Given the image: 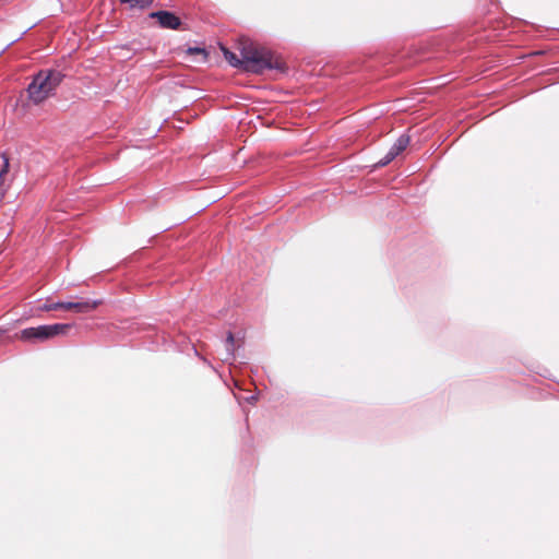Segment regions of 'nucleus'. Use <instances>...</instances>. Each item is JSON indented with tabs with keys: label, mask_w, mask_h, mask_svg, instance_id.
<instances>
[{
	"label": "nucleus",
	"mask_w": 559,
	"mask_h": 559,
	"mask_svg": "<svg viewBox=\"0 0 559 559\" xmlns=\"http://www.w3.org/2000/svg\"><path fill=\"white\" fill-rule=\"evenodd\" d=\"M240 55L243 58V70L252 73H263L265 70L278 69L280 63L274 59L273 53L263 47L245 41L240 47Z\"/></svg>",
	"instance_id": "f257e3e1"
},
{
	"label": "nucleus",
	"mask_w": 559,
	"mask_h": 559,
	"mask_svg": "<svg viewBox=\"0 0 559 559\" xmlns=\"http://www.w3.org/2000/svg\"><path fill=\"white\" fill-rule=\"evenodd\" d=\"M63 76L60 71L56 70L39 71L27 87L29 99L36 105L43 103L53 94Z\"/></svg>",
	"instance_id": "f03ea898"
},
{
	"label": "nucleus",
	"mask_w": 559,
	"mask_h": 559,
	"mask_svg": "<svg viewBox=\"0 0 559 559\" xmlns=\"http://www.w3.org/2000/svg\"><path fill=\"white\" fill-rule=\"evenodd\" d=\"M71 325L66 323L45 324L21 330L15 337L23 342L39 343L66 334Z\"/></svg>",
	"instance_id": "7ed1b4c3"
},
{
	"label": "nucleus",
	"mask_w": 559,
	"mask_h": 559,
	"mask_svg": "<svg viewBox=\"0 0 559 559\" xmlns=\"http://www.w3.org/2000/svg\"><path fill=\"white\" fill-rule=\"evenodd\" d=\"M150 17L155 19L163 28L178 29L181 25V20L169 11H155Z\"/></svg>",
	"instance_id": "20e7f679"
},
{
	"label": "nucleus",
	"mask_w": 559,
	"mask_h": 559,
	"mask_svg": "<svg viewBox=\"0 0 559 559\" xmlns=\"http://www.w3.org/2000/svg\"><path fill=\"white\" fill-rule=\"evenodd\" d=\"M62 307L60 310H68V311H74L76 313H88L97 308V306L100 304L97 300H82V301H61Z\"/></svg>",
	"instance_id": "39448f33"
},
{
	"label": "nucleus",
	"mask_w": 559,
	"mask_h": 559,
	"mask_svg": "<svg viewBox=\"0 0 559 559\" xmlns=\"http://www.w3.org/2000/svg\"><path fill=\"white\" fill-rule=\"evenodd\" d=\"M409 144V136L406 134H402L394 144L390 147L389 152L394 154V157H397Z\"/></svg>",
	"instance_id": "423d86ee"
},
{
	"label": "nucleus",
	"mask_w": 559,
	"mask_h": 559,
	"mask_svg": "<svg viewBox=\"0 0 559 559\" xmlns=\"http://www.w3.org/2000/svg\"><path fill=\"white\" fill-rule=\"evenodd\" d=\"M223 55L225 59L229 62L230 66L235 68H240L243 70V58H238L236 53L229 51L227 48H222Z\"/></svg>",
	"instance_id": "0eeeda50"
},
{
	"label": "nucleus",
	"mask_w": 559,
	"mask_h": 559,
	"mask_svg": "<svg viewBox=\"0 0 559 559\" xmlns=\"http://www.w3.org/2000/svg\"><path fill=\"white\" fill-rule=\"evenodd\" d=\"M225 347H226V352H227V357L225 358V360L234 358V356H235V337L231 332L227 333Z\"/></svg>",
	"instance_id": "6e6552de"
},
{
	"label": "nucleus",
	"mask_w": 559,
	"mask_h": 559,
	"mask_svg": "<svg viewBox=\"0 0 559 559\" xmlns=\"http://www.w3.org/2000/svg\"><path fill=\"white\" fill-rule=\"evenodd\" d=\"M123 4H128L129 8L145 9L153 3V0H119Z\"/></svg>",
	"instance_id": "1a4fd4ad"
},
{
	"label": "nucleus",
	"mask_w": 559,
	"mask_h": 559,
	"mask_svg": "<svg viewBox=\"0 0 559 559\" xmlns=\"http://www.w3.org/2000/svg\"><path fill=\"white\" fill-rule=\"evenodd\" d=\"M61 307H62L61 301H58V302L46 301L45 304L39 306L38 309L41 311H55V310H60Z\"/></svg>",
	"instance_id": "9d476101"
},
{
	"label": "nucleus",
	"mask_w": 559,
	"mask_h": 559,
	"mask_svg": "<svg viewBox=\"0 0 559 559\" xmlns=\"http://www.w3.org/2000/svg\"><path fill=\"white\" fill-rule=\"evenodd\" d=\"M1 157L3 159V165H2V168L0 170V185L3 182V177L9 171V166H10L9 157L7 156V154L3 153L1 155Z\"/></svg>",
	"instance_id": "9b49d317"
},
{
	"label": "nucleus",
	"mask_w": 559,
	"mask_h": 559,
	"mask_svg": "<svg viewBox=\"0 0 559 559\" xmlns=\"http://www.w3.org/2000/svg\"><path fill=\"white\" fill-rule=\"evenodd\" d=\"M394 154L393 153H390L388 151V153L378 162V165L383 167V166H386L388 164H390L393 159H394Z\"/></svg>",
	"instance_id": "f8f14e48"
},
{
	"label": "nucleus",
	"mask_w": 559,
	"mask_h": 559,
	"mask_svg": "<svg viewBox=\"0 0 559 559\" xmlns=\"http://www.w3.org/2000/svg\"><path fill=\"white\" fill-rule=\"evenodd\" d=\"M189 51H191V52H200V51H204V50L201 49V48H189Z\"/></svg>",
	"instance_id": "ddd939ff"
},
{
	"label": "nucleus",
	"mask_w": 559,
	"mask_h": 559,
	"mask_svg": "<svg viewBox=\"0 0 559 559\" xmlns=\"http://www.w3.org/2000/svg\"><path fill=\"white\" fill-rule=\"evenodd\" d=\"M3 334V331L0 330V336Z\"/></svg>",
	"instance_id": "4468645a"
}]
</instances>
